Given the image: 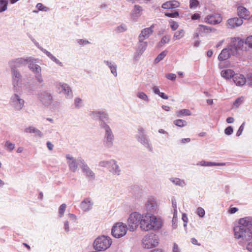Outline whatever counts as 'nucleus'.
I'll return each mask as SVG.
<instances>
[{"label":"nucleus","instance_id":"nucleus-1","mask_svg":"<svg viewBox=\"0 0 252 252\" xmlns=\"http://www.w3.org/2000/svg\"><path fill=\"white\" fill-rule=\"evenodd\" d=\"M127 223L130 231H134L139 224L140 225L141 229L144 231L151 229L159 230L162 225L160 219H158L154 215L147 213L141 217V215L137 212L132 213L130 215L127 220Z\"/></svg>","mask_w":252,"mask_h":252},{"label":"nucleus","instance_id":"nucleus-2","mask_svg":"<svg viewBox=\"0 0 252 252\" xmlns=\"http://www.w3.org/2000/svg\"><path fill=\"white\" fill-rule=\"evenodd\" d=\"M244 41L240 38H232L228 46L232 55L240 58L243 51L246 50V47L244 46Z\"/></svg>","mask_w":252,"mask_h":252},{"label":"nucleus","instance_id":"nucleus-3","mask_svg":"<svg viewBox=\"0 0 252 252\" xmlns=\"http://www.w3.org/2000/svg\"><path fill=\"white\" fill-rule=\"evenodd\" d=\"M112 244L109 237L105 235L99 236L94 242L93 247L97 251H104L108 249Z\"/></svg>","mask_w":252,"mask_h":252},{"label":"nucleus","instance_id":"nucleus-4","mask_svg":"<svg viewBox=\"0 0 252 252\" xmlns=\"http://www.w3.org/2000/svg\"><path fill=\"white\" fill-rule=\"evenodd\" d=\"M158 243V236L154 233L146 234L142 240V246L146 249H149L156 247Z\"/></svg>","mask_w":252,"mask_h":252},{"label":"nucleus","instance_id":"nucleus-5","mask_svg":"<svg viewBox=\"0 0 252 252\" xmlns=\"http://www.w3.org/2000/svg\"><path fill=\"white\" fill-rule=\"evenodd\" d=\"M89 115L94 120H99V126L100 128H102L103 124L107 125V123L109 120L108 114L105 110L90 111Z\"/></svg>","mask_w":252,"mask_h":252},{"label":"nucleus","instance_id":"nucleus-6","mask_svg":"<svg viewBox=\"0 0 252 252\" xmlns=\"http://www.w3.org/2000/svg\"><path fill=\"white\" fill-rule=\"evenodd\" d=\"M234 238L244 241H250L252 238V230L234 226L233 229Z\"/></svg>","mask_w":252,"mask_h":252},{"label":"nucleus","instance_id":"nucleus-7","mask_svg":"<svg viewBox=\"0 0 252 252\" xmlns=\"http://www.w3.org/2000/svg\"><path fill=\"white\" fill-rule=\"evenodd\" d=\"M137 131V133L135 135L136 140L150 152H152L153 147L148 135L145 133L144 129L141 126H139Z\"/></svg>","mask_w":252,"mask_h":252},{"label":"nucleus","instance_id":"nucleus-8","mask_svg":"<svg viewBox=\"0 0 252 252\" xmlns=\"http://www.w3.org/2000/svg\"><path fill=\"white\" fill-rule=\"evenodd\" d=\"M101 129L104 130L103 145L107 148H110L113 145L114 135L110 127L108 125L103 124Z\"/></svg>","mask_w":252,"mask_h":252},{"label":"nucleus","instance_id":"nucleus-9","mask_svg":"<svg viewBox=\"0 0 252 252\" xmlns=\"http://www.w3.org/2000/svg\"><path fill=\"white\" fill-rule=\"evenodd\" d=\"M12 84L14 93L22 92V76L20 71H11Z\"/></svg>","mask_w":252,"mask_h":252},{"label":"nucleus","instance_id":"nucleus-10","mask_svg":"<svg viewBox=\"0 0 252 252\" xmlns=\"http://www.w3.org/2000/svg\"><path fill=\"white\" fill-rule=\"evenodd\" d=\"M127 227L122 222L115 223L112 228L111 233L113 237L120 238L126 235Z\"/></svg>","mask_w":252,"mask_h":252},{"label":"nucleus","instance_id":"nucleus-11","mask_svg":"<svg viewBox=\"0 0 252 252\" xmlns=\"http://www.w3.org/2000/svg\"><path fill=\"white\" fill-rule=\"evenodd\" d=\"M37 98L43 105L48 106L51 104L53 96L49 92L43 91L38 93Z\"/></svg>","mask_w":252,"mask_h":252},{"label":"nucleus","instance_id":"nucleus-12","mask_svg":"<svg viewBox=\"0 0 252 252\" xmlns=\"http://www.w3.org/2000/svg\"><path fill=\"white\" fill-rule=\"evenodd\" d=\"M31 58L24 59L23 58H19L15 59H12L9 61L8 65L10 68L11 71H19L18 67L21 66L25 65L26 62H30Z\"/></svg>","mask_w":252,"mask_h":252},{"label":"nucleus","instance_id":"nucleus-13","mask_svg":"<svg viewBox=\"0 0 252 252\" xmlns=\"http://www.w3.org/2000/svg\"><path fill=\"white\" fill-rule=\"evenodd\" d=\"M21 93H15L10 97L11 105L16 110H20L24 107L25 101L18 94Z\"/></svg>","mask_w":252,"mask_h":252},{"label":"nucleus","instance_id":"nucleus-14","mask_svg":"<svg viewBox=\"0 0 252 252\" xmlns=\"http://www.w3.org/2000/svg\"><path fill=\"white\" fill-rule=\"evenodd\" d=\"M78 161L80 163V167L86 176L91 179L94 180L95 178V174L87 164L84 159L81 157H79Z\"/></svg>","mask_w":252,"mask_h":252},{"label":"nucleus","instance_id":"nucleus-15","mask_svg":"<svg viewBox=\"0 0 252 252\" xmlns=\"http://www.w3.org/2000/svg\"><path fill=\"white\" fill-rule=\"evenodd\" d=\"M66 158L68 160L67 163L69 170L72 172H75L78 168V164H80L78 161V158L76 159L70 155L67 154L66 155Z\"/></svg>","mask_w":252,"mask_h":252},{"label":"nucleus","instance_id":"nucleus-16","mask_svg":"<svg viewBox=\"0 0 252 252\" xmlns=\"http://www.w3.org/2000/svg\"><path fill=\"white\" fill-rule=\"evenodd\" d=\"M236 226L252 230V217H246L239 219L238 224Z\"/></svg>","mask_w":252,"mask_h":252},{"label":"nucleus","instance_id":"nucleus-17","mask_svg":"<svg viewBox=\"0 0 252 252\" xmlns=\"http://www.w3.org/2000/svg\"><path fill=\"white\" fill-rule=\"evenodd\" d=\"M205 21L209 24L216 25L222 21V17L219 13H214L208 15L205 19Z\"/></svg>","mask_w":252,"mask_h":252},{"label":"nucleus","instance_id":"nucleus-18","mask_svg":"<svg viewBox=\"0 0 252 252\" xmlns=\"http://www.w3.org/2000/svg\"><path fill=\"white\" fill-rule=\"evenodd\" d=\"M154 28V24H153L150 27L142 30L138 36V38H140L141 40L148 38L153 33Z\"/></svg>","mask_w":252,"mask_h":252},{"label":"nucleus","instance_id":"nucleus-19","mask_svg":"<svg viewBox=\"0 0 252 252\" xmlns=\"http://www.w3.org/2000/svg\"><path fill=\"white\" fill-rule=\"evenodd\" d=\"M60 87L62 92L65 95L66 98L71 99L73 97V93L71 88L66 83H60Z\"/></svg>","mask_w":252,"mask_h":252},{"label":"nucleus","instance_id":"nucleus-20","mask_svg":"<svg viewBox=\"0 0 252 252\" xmlns=\"http://www.w3.org/2000/svg\"><path fill=\"white\" fill-rule=\"evenodd\" d=\"M93 203L92 202L90 198H85L81 203L80 208L82 211L88 212L92 208Z\"/></svg>","mask_w":252,"mask_h":252},{"label":"nucleus","instance_id":"nucleus-21","mask_svg":"<svg viewBox=\"0 0 252 252\" xmlns=\"http://www.w3.org/2000/svg\"><path fill=\"white\" fill-rule=\"evenodd\" d=\"M233 81L238 86H243L246 82L245 76L241 74H235L233 76Z\"/></svg>","mask_w":252,"mask_h":252},{"label":"nucleus","instance_id":"nucleus-22","mask_svg":"<svg viewBox=\"0 0 252 252\" xmlns=\"http://www.w3.org/2000/svg\"><path fill=\"white\" fill-rule=\"evenodd\" d=\"M243 23V19L238 17L230 18L227 20V24L231 28L239 27L241 26Z\"/></svg>","mask_w":252,"mask_h":252},{"label":"nucleus","instance_id":"nucleus-23","mask_svg":"<svg viewBox=\"0 0 252 252\" xmlns=\"http://www.w3.org/2000/svg\"><path fill=\"white\" fill-rule=\"evenodd\" d=\"M145 207L148 211H149L150 214H152L151 213H154L156 210L157 203L156 201L153 199H149L147 200Z\"/></svg>","mask_w":252,"mask_h":252},{"label":"nucleus","instance_id":"nucleus-24","mask_svg":"<svg viewBox=\"0 0 252 252\" xmlns=\"http://www.w3.org/2000/svg\"><path fill=\"white\" fill-rule=\"evenodd\" d=\"M109 167V171L113 174L119 175L121 172V169L119 166L117 164V161L114 159H111V163Z\"/></svg>","mask_w":252,"mask_h":252},{"label":"nucleus","instance_id":"nucleus-25","mask_svg":"<svg viewBox=\"0 0 252 252\" xmlns=\"http://www.w3.org/2000/svg\"><path fill=\"white\" fill-rule=\"evenodd\" d=\"M104 63L107 65L111 71V73L115 76H117V65L113 61L104 60Z\"/></svg>","mask_w":252,"mask_h":252},{"label":"nucleus","instance_id":"nucleus-26","mask_svg":"<svg viewBox=\"0 0 252 252\" xmlns=\"http://www.w3.org/2000/svg\"><path fill=\"white\" fill-rule=\"evenodd\" d=\"M139 40V45L137 48L136 54L138 56L141 55L146 50L148 44L147 42L144 41V40H140V38H138Z\"/></svg>","mask_w":252,"mask_h":252},{"label":"nucleus","instance_id":"nucleus-27","mask_svg":"<svg viewBox=\"0 0 252 252\" xmlns=\"http://www.w3.org/2000/svg\"><path fill=\"white\" fill-rule=\"evenodd\" d=\"M232 55L229 48H224L218 56V60L220 61H225L228 59Z\"/></svg>","mask_w":252,"mask_h":252},{"label":"nucleus","instance_id":"nucleus-28","mask_svg":"<svg viewBox=\"0 0 252 252\" xmlns=\"http://www.w3.org/2000/svg\"><path fill=\"white\" fill-rule=\"evenodd\" d=\"M180 3L176 0H169L162 4V8L164 9H173L179 7Z\"/></svg>","mask_w":252,"mask_h":252},{"label":"nucleus","instance_id":"nucleus-29","mask_svg":"<svg viewBox=\"0 0 252 252\" xmlns=\"http://www.w3.org/2000/svg\"><path fill=\"white\" fill-rule=\"evenodd\" d=\"M237 14L240 18L246 19L249 16L250 12L244 6H240L237 8Z\"/></svg>","mask_w":252,"mask_h":252},{"label":"nucleus","instance_id":"nucleus-30","mask_svg":"<svg viewBox=\"0 0 252 252\" xmlns=\"http://www.w3.org/2000/svg\"><path fill=\"white\" fill-rule=\"evenodd\" d=\"M221 76L226 80L233 78L235 75L234 71L232 69H226L222 70L220 72Z\"/></svg>","mask_w":252,"mask_h":252},{"label":"nucleus","instance_id":"nucleus-31","mask_svg":"<svg viewBox=\"0 0 252 252\" xmlns=\"http://www.w3.org/2000/svg\"><path fill=\"white\" fill-rule=\"evenodd\" d=\"M202 166H223L225 165L224 162H214L202 160L197 163Z\"/></svg>","mask_w":252,"mask_h":252},{"label":"nucleus","instance_id":"nucleus-32","mask_svg":"<svg viewBox=\"0 0 252 252\" xmlns=\"http://www.w3.org/2000/svg\"><path fill=\"white\" fill-rule=\"evenodd\" d=\"M216 30L215 28L208 27L203 25H199L197 29V31L199 33H209L214 32Z\"/></svg>","mask_w":252,"mask_h":252},{"label":"nucleus","instance_id":"nucleus-33","mask_svg":"<svg viewBox=\"0 0 252 252\" xmlns=\"http://www.w3.org/2000/svg\"><path fill=\"white\" fill-rule=\"evenodd\" d=\"M42 52H43L46 55L50 58L53 62H55L56 64L59 65L60 66H63V63L60 61L58 59H57L55 56H54L50 52L46 50L42 49Z\"/></svg>","mask_w":252,"mask_h":252},{"label":"nucleus","instance_id":"nucleus-34","mask_svg":"<svg viewBox=\"0 0 252 252\" xmlns=\"http://www.w3.org/2000/svg\"><path fill=\"white\" fill-rule=\"evenodd\" d=\"M25 132L27 133H35L39 137L42 136L41 132L38 129L33 126H29L25 129Z\"/></svg>","mask_w":252,"mask_h":252},{"label":"nucleus","instance_id":"nucleus-35","mask_svg":"<svg viewBox=\"0 0 252 252\" xmlns=\"http://www.w3.org/2000/svg\"><path fill=\"white\" fill-rule=\"evenodd\" d=\"M142 10V8L141 6L139 5H135L132 11V17L133 18L139 17L141 14Z\"/></svg>","mask_w":252,"mask_h":252},{"label":"nucleus","instance_id":"nucleus-36","mask_svg":"<svg viewBox=\"0 0 252 252\" xmlns=\"http://www.w3.org/2000/svg\"><path fill=\"white\" fill-rule=\"evenodd\" d=\"M170 180L174 184L180 187H184L185 185V182L178 178H171Z\"/></svg>","mask_w":252,"mask_h":252},{"label":"nucleus","instance_id":"nucleus-37","mask_svg":"<svg viewBox=\"0 0 252 252\" xmlns=\"http://www.w3.org/2000/svg\"><path fill=\"white\" fill-rule=\"evenodd\" d=\"M170 37L169 35L163 36L160 41L158 44V47H161L163 44L168 43L170 41Z\"/></svg>","mask_w":252,"mask_h":252},{"label":"nucleus","instance_id":"nucleus-38","mask_svg":"<svg viewBox=\"0 0 252 252\" xmlns=\"http://www.w3.org/2000/svg\"><path fill=\"white\" fill-rule=\"evenodd\" d=\"M9 0H0V12H3L7 9Z\"/></svg>","mask_w":252,"mask_h":252},{"label":"nucleus","instance_id":"nucleus-39","mask_svg":"<svg viewBox=\"0 0 252 252\" xmlns=\"http://www.w3.org/2000/svg\"><path fill=\"white\" fill-rule=\"evenodd\" d=\"M167 53V51L166 50H164L161 52L158 55L157 58L155 59L154 63H157L160 61L163 60L164 58V57L166 56Z\"/></svg>","mask_w":252,"mask_h":252},{"label":"nucleus","instance_id":"nucleus-40","mask_svg":"<svg viewBox=\"0 0 252 252\" xmlns=\"http://www.w3.org/2000/svg\"><path fill=\"white\" fill-rule=\"evenodd\" d=\"M185 31L183 29L176 31L174 35V39H180L184 36Z\"/></svg>","mask_w":252,"mask_h":252},{"label":"nucleus","instance_id":"nucleus-41","mask_svg":"<svg viewBox=\"0 0 252 252\" xmlns=\"http://www.w3.org/2000/svg\"><path fill=\"white\" fill-rule=\"evenodd\" d=\"M4 148L8 152H11L15 148V144L7 140L4 144Z\"/></svg>","mask_w":252,"mask_h":252},{"label":"nucleus","instance_id":"nucleus-42","mask_svg":"<svg viewBox=\"0 0 252 252\" xmlns=\"http://www.w3.org/2000/svg\"><path fill=\"white\" fill-rule=\"evenodd\" d=\"M191 112L189 109H182L177 112V117H179L180 116H190Z\"/></svg>","mask_w":252,"mask_h":252},{"label":"nucleus","instance_id":"nucleus-43","mask_svg":"<svg viewBox=\"0 0 252 252\" xmlns=\"http://www.w3.org/2000/svg\"><path fill=\"white\" fill-rule=\"evenodd\" d=\"M174 124L179 127H182L186 126L187 125V123L185 120L178 119L174 121Z\"/></svg>","mask_w":252,"mask_h":252},{"label":"nucleus","instance_id":"nucleus-44","mask_svg":"<svg viewBox=\"0 0 252 252\" xmlns=\"http://www.w3.org/2000/svg\"><path fill=\"white\" fill-rule=\"evenodd\" d=\"M137 96L145 101L148 102L149 101L147 95L144 92H138V93L137 94Z\"/></svg>","mask_w":252,"mask_h":252},{"label":"nucleus","instance_id":"nucleus-45","mask_svg":"<svg viewBox=\"0 0 252 252\" xmlns=\"http://www.w3.org/2000/svg\"><path fill=\"white\" fill-rule=\"evenodd\" d=\"M27 58H31V61L30 62H26L25 63V65L27 63L29 64L28 67L30 69V70H31L33 67H34V66L36 64L34 63L36 62V59L32 58L31 57H27Z\"/></svg>","mask_w":252,"mask_h":252},{"label":"nucleus","instance_id":"nucleus-46","mask_svg":"<svg viewBox=\"0 0 252 252\" xmlns=\"http://www.w3.org/2000/svg\"><path fill=\"white\" fill-rule=\"evenodd\" d=\"M66 208V205L64 203L62 204L59 208V217L62 218L64 215V213Z\"/></svg>","mask_w":252,"mask_h":252},{"label":"nucleus","instance_id":"nucleus-47","mask_svg":"<svg viewBox=\"0 0 252 252\" xmlns=\"http://www.w3.org/2000/svg\"><path fill=\"white\" fill-rule=\"evenodd\" d=\"M74 105L76 108H80L83 106L82 99L80 98H75L74 99Z\"/></svg>","mask_w":252,"mask_h":252},{"label":"nucleus","instance_id":"nucleus-48","mask_svg":"<svg viewBox=\"0 0 252 252\" xmlns=\"http://www.w3.org/2000/svg\"><path fill=\"white\" fill-rule=\"evenodd\" d=\"M199 4L198 0H189V7L191 9H195Z\"/></svg>","mask_w":252,"mask_h":252},{"label":"nucleus","instance_id":"nucleus-49","mask_svg":"<svg viewBox=\"0 0 252 252\" xmlns=\"http://www.w3.org/2000/svg\"><path fill=\"white\" fill-rule=\"evenodd\" d=\"M111 163V160H103L99 162L98 165L100 167H109Z\"/></svg>","mask_w":252,"mask_h":252},{"label":"nucleus","instance_id":"nucleus-50","mask_svg":"<svg viewBox=\"0 0 252 252\" xmlns=\"http://www.w3.org/2000/svg\"><path fill=\"white\" fill-rule=\"evenodd\" d=\"M196 214L199 217L203 218L205 216V211L203 208L199 207L197 208Z\"/></svg>","mask_w":252,"mask_h":252},{"label":"nucleus","instance_id":"nucleus-51","mask_svg":"<svg viewBox=\"0 0 252 252\" xmlns=\"http://www.w3.org/2000/svg\"><path fill=\"white\" fill-rule=\"evenodd\" d=\"M31 71L34 74V75H36L41 72V68L39 65L36 64L34 66V67H33Z\"/></svg>","mask_w":252,"mask_h":252},{"label":"nucleus","instance_id":"nucleus-52","mask_svg":"<svg viewBox=\"0 0 252 252\" xmlns=\"http://www.w3.org/2000/svg\"><path fill=\"white\" fill-rule=\"evenodd\" d=\"M36 7L39 11H48L49 10L48 7L44 6L41 3H38L36 5Z\"/></svg>","mask_w":252,"mask_h":252},{"label":"nucleus","instance_id":"nucleus-53","mask_svg":"<svg viewBox=\"0 0 252 252\" xmlns=\"http://www.w3.org/2000/svg\"><path fill=\"white\" fill-rule=\"evenodd\" d=\"M165 15L168 17L176 18L179 16V12L177 11H174L171 12H166Z\"/></svg>","mask_w":252,"mask_h":252},{"label":"nucleus","instance_id":"nucleus-54","mask_svg":"<svg viewBox=\"0 0 252 252\" xmlns=\"http://www.w3.org/2000/svg\"><path fill=\"white\" fill-rule=\"evenodd\" d=\"M126 26L124 24H122L117 27V28L116 29V31L118 32H125L126 30Z\"/></svg>","mask_w":252,"mask_h":252},{"label":"nucleus","instance_id":"nucleus-55","mask_svg":"<svg viewBox=\"0 0 252 252\" xmlns=\"http://www.w3.org/2000/svg\"><path fill=\"white\" fill-rule=\"evenodd\" d=\"M249 47L252 48V35L248 37L245 42Z\"/></svg>","mask_w":252,"mask_h":252},{"label":"nucleus","instance_id":"nucleus-56","mask_svg":"<svg viewBox=\"0 0 252 252\" xmlns=\"http://www.w3.org/2000/svg\"><path fill=\"white\" fill-rule=\"evenodd\" d=\"M233 132V127L231 126H227L224 130V133L226 135H230Z\"/></svg>","mask_w":252,"mask_h":252},{"label":"nucleus","instance_id":"nucleus-57","mask_svg":"<svg viewBox=\"0 0 252 252\" xmlns=\"http://www.w3.org/2000/svg\"><path fill=\"white\" fill-rule=\"evenodd\" d=\"M176 75L174 73H169L166 74V77L167 79L170 80H175L176 78Z\"/></svg>","mask_w":252,"mask_h":252},{"label":"nucleus","instance_id":"nucleus-58","mask_svg":"<svg viewBox=\"0 0 252 252\" xmlns=\"http://www.w3.org/2000/svg\"><path fill=\"white\" fill-rule=\"evenodd\" d=\"M245 122H243L242 124L239 127L238 131L236 132V136H239L242 134V133L244 130V126H245Z\"/></svg>","mask_w":252,"mask_h":252},{"label":"nucleus","instance_id":"nucleus-59","mask_svg":"<svg viewBox=\"0 0 252 252\" xmlns=\"http://www.w3.org/2000/svg\"><path fill=\"white\" fill-rule=\"evenodd\" d=\"M35 79L37 80V82L39 84L42 83L43 82V80L42 79L41 72L34 75Z\"/></svg>","mask_w":252,"mask_h":252},{"label":"nucleus","instance_id":"nucleus-60","mask_svg":"<svg viewBox=\"0 0 252 252\" xmlns=\"http://www.w3.org/2000/svg\"><path fill=\"white\" fill-rule=\"evenodd\" d=\"M170 23H171L170 27H171V29L173 31L176 30L179 27V25L178 24V23L174 21H172V22H171Z\"/></svg>","mask_w":252,"mask_h":252},{"label":"nucleus","instance_id":"nucleus-61","mask_svg":"<svg viewBox=\"0 0 252 252\" xmlns=\"http://www.w3.org/2000/svg\"><path fill=\"white\" fill-rule=\"evenodd\" d=\"M242 100L241 98L238 97L234 102L233 105L236 107H238L240 105V104L242 103Z\"/></svg>","mask_w":252,"mask_h":252},{"label":"nucleus","instance_id":"nucleus-62","mask_svg":"<svg viewBox=\"0 0 252 252\" xmlns=\"http://www.w3.org/2000/svg\"><path fill=\"white\" fill-rule=\"evenodd\" d=\"M78 43L81 45H85L90 43V42L88 40H86V39H79L78 41Z\"/></svg>","mask_w":252,"mask_h":252},{"label":"nucleus","instance_id":"nucleus-63","mask_svg":"<svg viewBox=\"0 0 252 252\" xmlns=\"http://www.w3.org/2000/svg\"><path fill=\"white\" fill-rule=\"evenodd\" d=\"M172 252H180L178 246L176 243L173 244Z\"/></svg>","mask_w":252,"mask_h":252},{"label":"nucleus","instance_id":"nucleus-64","mask_svg":"<svg viewBox=\"0 0 252 252\" xmlns=\"http://www.w3.org/2000/svg\"><path fill=\"white\" fill-rule=\"evenodd\" d=\"M247 82L249 86H252V74L248 75Z\"/></svg>","mask_w":252,"mask_h":252}]
</instances>
